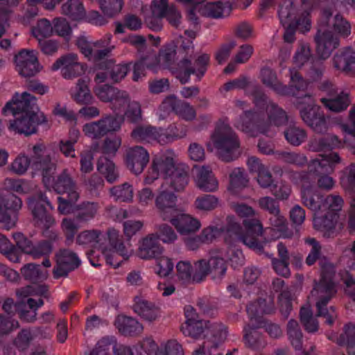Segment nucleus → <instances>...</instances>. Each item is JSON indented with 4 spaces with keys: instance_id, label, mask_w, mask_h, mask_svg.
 <instances>
[{
    "instance_id": "nucleus-21",
    "label": "nucleus",
    "mask_w": 355,
    "mask_h": 355,
    "mask_svg": "<svg viewBox=\"0 0 355 355\" xmlns=\"http://www.w3.org/2000/svg\"><path fill=\"white\" fill-rule=\"evenodd\" d=\"M185 322L181 327V331L184 335L196 338L203 333L204 329L211 328L210 324L199 318L194 308L190 305L184 308ZM217 325L211 327L215 331Z\"/></svg>"
},
{
    "instance_id": "nucleus-27",
    "label": "nucleus",
    "mask_w": 355,
    "mask_h": 355,
    "mask_svg": "<svg viewBox=\"0 0 355 355\" xmlns=\"http://www.w3.org/2000/svg\"><path fill=\"white\" fill-rule=\"evenodd\" d=\"M16 67L23 76H31L39 72L42 67L34 51L23 50L15 56Z\"/></svg>"
},
{
    "instance_id": "nucleus-2",
    "label": "nucleus",
    "mask_w": 355,
    "mask_h": 355,
    "mask_svg": "<svg viewBox=\"0 0 355 355\" xmlns=\"http://www.w3.org/2000/svg\"><path fill=\"white\" fill-rule=\"evenodd\" d=\"M5 114L10 113L15 120L10 123V128L18 133L26 135L35 132L38 124L46 121L44 115L39 112L35 99L31 94L24 92L17 94L3 108Z\"/></svg>"
},
{
    "instance_id": "nucleus-51",
    "label": "nucleus",
    "mask_w": 355,
    "mask_h": 355,
    "mask_svg": "<svg viewBox=\"0 0 355 355\" xmlns=\"http://www.w3.org/2000/svg\"><path fill=\"white\" fill-rule=\"evenodd\" d=\"M36 338L34 331L30 329L22 330L14 340V345L20 352L28 349Z\"/></svg>"
},
{
    "instance_id": "nucleus-58",
    "label": "nucleus",
    "mask_w": 355,
    "mask_h": 355,
    "mask_svg": "<svg viewBox=\"0 0 355 355\" xmlns=\"http://www.w3.org/2000/svg\"><path fill=\"white\" fill-rule=\"evenodd\" d=\"M340 141L334 135L327 136L324 139L314 140L311 142L310 147L313 150H322L340 146Z\"/></svg>"
},
{
    "instance_id": "nucleus-10",
    "label": "nucleus",
    "mask_w": 355,
    "mask_h": 355,
    "mask_svg": "<svg viewBox=\"0 0 355 355\" xmlns=\"http://www.w3.org/2000/svg\"><path fill=\"white\" fill-rule=\"evenodd\" d=\"M279 17L286 31L284 40L287 42L294 40V30L297 28L300 32L309 31L311 26L309 12L304 9L296 11L291 0H286L279 10Z\"/></svg>"
},
{
    "instance_id": "nucleus-47",
    "label": "nucleus",
    "mask_w": 355,
    "mask_h": 355,
    "mask_svg": "<svg viewBox=\"0 0 355 355\" xmlns=\"http://www.w3.org/2000/svg\"><path fill=\"white\" fill-rule=\"evenodd\" d=\"M62 12L71 20L79 21L85 16V11L79 0H69L62 7Z\"/></svg>"
},
{
    "instance_id": "nucleus-29",
    "label": "nucleus",
    "mask_w": 355,
    "mask_h": 355,
    "mask_svg": "<svg viewBox=\"0 0 355 355\" xmlns=\"http://www.w3.org/2000/svg\"><path fill=\"white\" fill-rule=\"evenodd\" d=\"M304 107L300 108V114L303 121L315 131L320 132L326 128L324 118L318 113L319 107L314 105L312 99L305 97Z\"/></svg>"
},
{
    "instance_id": "nucleus-33",
    "label": "nucleus",
    "mask_w": 355,
    "mask_h": 355,
    "mask_svg": "<svg viewBox=\"0 0 355 355\" xmlns=\"http://www.w3.org/2000/svg\"><path fill=\"white\" fill-rule=\"evenodd\" d=\"M209 62V55L206 53L200 54L195 62V69H190V61L182 60L180 62V71L178 74V78L182 83L187 82L191 73H196L197 76H202L206 70V67Z\"/></svg>"
},
{
    "instance_id": "nucleus-8",
    "label": "nucleus",
    "mask_w": 355,
    "mask_h": 355,
    "mask_svg": "<svg viewBox=\"0 0 355 355\" xmlns=\"http://www.w3.org/2000/svg\"><path fill=\"white\" fill-rule=\"evenodd\" d=\"M176 268L179 278L187 282L195 280L209 272L213 274L214 279L220 278L226 272L224 260L219 258L217 253L210 257L209 260H200L193 265L187 260L180 261Z\"/></svg>"
},
{
    "instance_id": "nucleus-16",
    "label": "nucleus",
    "mask_w": 355,
    "mask_h": 355,
    "mask_svg": "<svg viewBox=\"0 0 355 355\" xmlns=\"http://www.w3.org/2000/svg\"><path fill=\"white\" fill-rule=\"evenodd\" d=\"M119 237V231L110 229L107 232V242L100 250L107 263L114 268L119 267L122 262L133 254L132 249L128 250L123 243H117Z\"/></svg>"
},
{
    "instance_id": "nucleus-4",
    "label": "nucleus",
    "mask_w": 355,
    "mask_h": 355,
    "mask_svg": "<svg viewBox=\"0 0 355 355\" xmlns=\"http://www.w3.org/2000/svg\"><path fill=\"white\" fill-rule=\"evenodd\" d=\"M162 178V184L173 192L181 191L188 184L189 179L186 172L175 166L173 155H157L153 162V166L148 171L144 182L151 184L155 180Z\"/></svg>"
},
{
    "instance_id": "nucleus-13",
    "label": "nucleus",
    "mask_w": 355,
    "mask_h": 355,
    "mask_svg": "<svg viewBox=\"0 0 355 355\" xmlns=\"http://www.w3.org/2000/svg\"><path fill=\"white\" fill-rule=\"evenodd\" d=\"M46 187L49 189H53L58 193L67 195L66 197L60 196L58 198L60 214H69L75 211L76 207L73 202L78 198V193L74 182L65 171L58 177L56 181L53 176L51 179V184Z\"/></svg>"
},
{
    "instance_id": "nucleus-52",
    "label": "nucleus",
    "mask_w": 355,
    "mask_h": 355,
    "mask_svg": "<svg viewBox=\"0 0 355 355\" xmlns=\"http://www.w3.org/2000/svg\"><path fill=\"white\" fill-rule=\"evenodd\" d=\"M232 208L234 209V211L241 218H245L243 222V226L242 227H232V229L234 230L235 232H241V230L244 229V222L245 220H247L250 223L252 222L253 220H257L260 222L258 219L252 218V219H248L247 218L252 216L254 215L255 211L250 206L244 205V204H234L232 205ZM261 224V223H259Z\"/></svg>"
},
{
    "instance_id": "nucleus-9",
    "label": "nucleus",
    "mask_w": 355,
    "mask_h": 355,
    "mask_svg": "<svg viewBox=\"0 0 355 355\" xmlns=\"http://www.w3.org/2000/svg\"><path fill=\"white\" fill-rule=\"evenodd\" d=\"M98 85L94 89L97 97L102 101L110 102L115 111L123 110L124 115L131 122H136L141 117L139 104L136 101L130 102L125 92L110 87L107 85Z\"/></svg>"
},
{
    "instance_id": "nucleus-14",
    "label": "nucleus",
    "mask_w": 355,
    "mask_h": 355,
    "mask_svg": "<svg viewBox=\"0 0 355 355\" xmlns=\"http://www.w3.org/2000/svg\"><path fill=\"white\" fill-rule=\"evenodd\" d=\"M17 248H13L12 245L6 252H3L8 259L17 263L20 261L22 253L19 252L18 249L26 254L31 255L33 258H39L42 256L49 254L52 250V246L50 242L40 243L33 245L28 241L22 234L17 233L13 235Z\"/></svg>"
},
{
    "instance_id": "nucleus-39",
    "label": "nucleus",
    "mask_w": 355,
    "mask_h": 355,
    "mask_svg": "<svg viewBox=\"0 0 355 355\" xmlns=\"http://www.w3.org/2000/svg\"><path fill=\"white\" fill-rule=\"evenodd\" d=\"M107 240V234H104L98 230H89L81 232L77 237L80 245H89L94 250H101Z\"/></svg>"
},
{
    "instance_id": "nucleus-7",
    "label": "nucleus",
    "mask_w": 355,
    "mask_h": 355,
    "mask_svg": "<svg viewBox=\"0 0 355 355\" xmlns=\"http://www.w3.org/2000/svg\"><path fill=\"white\" fill-rule=\"evenodd\" d=\"M334 267L329 263L322 266V279L313 288L309 297V302L315 301L318 310V315H322L326 318V322L331 324L336 318L335 311L332 307L323 310L322 306L326 305L329 299L336 292L335 286L332 282Z\"/></svg>"
},
{
    "instance_id": "nucleus-15",
    "label": "nucleus",
    "mask_w": 355,
    "mask_h": 355,
    "mask_svg": "<svg viewBox=\"0 0 355 355\" xmlns=\"http://www.w3.org/2000/svg\"><path fill=\"white\" fill-rule=\"evenodd\" d=\"M339 161L338 155L334 153L319 155L318 157L311 161L309 168L318 174V185L320 189L330 190L334 188L335 181L329 174L334 171L335 165Z\"/></svg>"
},
{
    "instance_id": "nucleus-34",
    "label": "nucleus",
    "mask_w": 355,
    "mask_h": 355,
    "mask_svg": "<svg viewBox=\"0 0 355 355\" xmlns=\"http://www.w3.org/2000/svg\"><path fill=\"white\" fill-rule=\"evenodd\" d=\"M149 161L148 152L142 147L130 148L126 158L127 167L134 173L142 172Z\"/></svg>"
},
{
    "instance_id": "nucleus-20",
    "label": "nucleus",
    "mask_w": 355,
    "mask_h": 355,
    "mask_svg": "<svg viewBox=\"0 0 355 355\" xmlns=\"http://www.w3.org/2000/svg\"><path fill=\"white\" fill-rule=\"evenodd\" d=\"M122 122V117L110 116L98 121L86 123L83 128V132L87 137L97 139L107 132L117 130Z\"/></svg>"
},
{
    "instance_id": "nucleus-60",
    "label": "nucleus",
    "mask_w": 355,
    "mask_h": 355,
    "mask_svg": "<svg viewBox=\"0 0 355 355\" xmlns=\"http://www.w3.org/2000/svg\"><path fill=\"white\" fill-rule=\"evenodd\" d=\"M301 321L303 322L306 329L309 332H314L318 330V324L317 320L313 318L310 306H303L300 311Z\"/></svg>"
},
{
    "instance_id": "nucleus-30",
    "label": "nucleus",
    "mask_w": 355,
    "mask_h": 355,
    "mask_svg": "<svg viewBox=\"0 0 355 355\" xmlns=\"http://www.w3.org/2000/svg\"><path fill=\"white\" fill-rule=\"evenodd\" d=\"M129 65L117 64L114 65L111 61H104L100 64L97 69L96 83H103L107 80V74L110 75V78L114 82L122 80L128 73Z\"/></svg>"
},
{
    "instance_id": "nucleus-12",
    "label": "nucleus",
    "mask_w": 355,
    "mask_h": 355,
    "mask_svg": "<svg viewBox=\"0 0 355 355\" xmlns=\"http://www.w3.org/2000/svg\"><path fill=\"white\" fill-rule=\"evenodd\" d=\"M239 146V141L231 128L226 125L217 127L207 143L211 151H216L225 161L232 160Z\"/></svg>"
},
{
    "instance_id": "nucleus-28",
    "label": "nucleus",
    "mask_w": 355,
    "mask_h": 355,
    "mask_svg": "<svg viewBox=\"0 0 355 355\" xmlns=\"http://www.w3.org/2000/svg\"><path fill=\"white\" fill-rule=\"evenodd\" d=\"M60 69L65 78H71L84 73L85 67L75 54H69L58 59L51 67V71Z\"/></svg>"
},
{
    "instance_id": "nucleus-5",
    "label": "nucleus",
    "mask_w": 355,
    "mask_h": 355,
    "mask_svg": "<svg viewBox=\"0 0 355 355\" xmlns=\"http://www.w3.org/2000/svg\"><path fill=\"white\" fill-rule=\"evenodd\" d=\"M302 196L304 203L310 209L313 210L319 209L327 212L324 218L315 216L313 225L315 229L329 236L331 230L337 225L338 218L337 212L341 209L343 202L341 198L338 196H329L322 204H319L313 198L312 191L306 186L305 182L302 184Z\"/></svg>"
},
{
    "instance_id": "nucleus-53",
    "label": "nucleus",
    "mask_w": 355,
    "mask_h": 355,
    "mask_svg": "<svg viewBox=\"0 0 355 355\" xmlns=\"http://www.w3.org/2000/svg\"><path fill=\"white\" fill-rule=\"evenodd\" d=\"M32 33L40 42L44 41L45 38L50 37L53 33V28L48 20L42 19L33 27Z\"/></svg>"
},
{
    "instance_id": "nucleus-24",
    "label": "nucleus",
    "mask_w": 355,
    "mask_h": 355,
    "mask_svg": "<svg viewBox=\"0 0 355 355\" xmlns=\"http://www.w3.org/2000/svg\"><path fill=\"white\" fill-rule=\"evenodd\" d=\"M45 205L52 209L49 201L42 196L28 200V207L32 211L35 223L40 228L46 230L55 224V220L51 216L46 214Z\"/></svg>"
},
{
    "instance_id": "nucleus-41",
    "label": "nucleus",
    "mask_w": 355,
    "mask_h": 355,
    "mask_svg": "<svg viewBox=\"0 0 355 355\" xmlns=\"http://www.w3.org/2000/svg\"><path fill=\"white\" fill-rule=\"evenodd\" d=\"M195 9L198 10L204 15L218 18L229 15L231 6L229 3L223 4L217 2H203L198 3Z\"/></svg>"
},
{
    "instance_id": "nucleus-40",
    "label": "nucleus",
    "mask_w": 355,
    "mask_h": 355,
    "mask_svg": "<svg viewBox=\"0 0 355 355\" xmlns=\"http://www.w3.org/2000/svg\"><path fill=\"white\" fill-rule=\"evenodd\" d=\"M195 182L199 189L205 191H214L218 188V181L205 166L196 168Z\"/></svg>"
},
{
    "instance_id": "nucleus-55",
    "label": "nucleus",
    "mask_w": 355,
    "mask_h": 355,
    "mask_svg": "<svg viewBox=\"0 0 355 355\" xmlns=\"http://www.w3.org/2000/svg\"><path fill=\"white\" fill-rule=\"evenodd\" d=\"M21 272L26 279L31 281L45 279L48 275L46 270H41L40 266L34 264L25 265Z\"/></svg>"
},
{
    "instance_id": "nucleus-17",
    "label": "nucleus",
    "mask_w": 355,
    "mask_h": 355,
    "mask_svg": "<svg viewBox=\"0 0 355 355\" xmlns=\"http://www.w3.org/2000/svg\"><path fill=\"white\" fill-rule=\"evenodd\" d=\"M175 53V46L170 45L165 50L161 51L158 57L148 56L136 62L133 66V80L137 81L146 76V69L156 73L162 67H168Z\"/></svg>"
},
{
    "instance_id": "nucleus-35",
    "label": "nucleus",
    "mask_w": 355,
    "mask_h": 355,
    "mask_svg": "<svg viewBox=\"0 0 355 355\" xmlns=\"http://www.w3.org/2000/svg\"><path fill=\"white\" fill-rule=\"evenodd\" d=\"M161 251L157 234H152L139 240L136 254L140 259H150L155 258Z\"/></svg>"
},
{
    "instance_id": "nucleus-36",
    "label": "nucleus",
    "mask_w": 355,
    "mask_h": 355,
    "mask_svg": "<svg viewBox=\"0 0 355 355\" xmlns=\"http://www.w3.org/2000/svg\"><path fill=\"white\" fill-rule=\"evenodd\" d=\"M132 137L137 141H146L152 142L157 141L164 144L171 141V137L164 130L156 129L153 127H139L133 130Z\"/></svg>"
},
{
    "instance_id": "nucleus-59",
    "label": "nucleus",
    "mask_w": 355,
    "mask_h": 355,
    "mask_svg": "<svg viewBox=\"0 0 355 355\" xmlns=\"http://www.w3.org/2000/svg\"><path fill=\"white\" fill-rule=\"evenodd\" d=\"M218 199L211 195L198 197L196 199L194 207L200 211H209L218 206Z\"/></svg>"
},
{
    "instance_id": "nucleus-43",
    "label": "nucleus",
    "mask_w": 355,
    "mask_h": 355,
    "mask_svg": "<svg viewBox=\"0 0 355 355\" xmlns=\"http://www.w3.org/2000/svg\"><path fill=\"white\" fill-rule=\"evenodd\" d=\"M334 65L339 71L355 76L354 53L350 50H347L340 54L335 55L334 57Z\"/></svg>"
},
{
    "instance_id": "nucleus-63",
    "label": "nucleus",
    "mask_w": 355,
    "mask_h": 355,
    "mask_svg": "<svg viewBox=\"0 0 355 355\" xmlns=\"http://www.w3.org/2000/svg\"><path fill=\"white\" fill-rule=\"evenodd\" d=\"M111 194L116 199L126 201L132 200L133 191L130 185L124 184L121 186L113 187L111 189Z\"/></svg>"
},
{
    "instance_id": "nucleus-37",
    "label": "nucleus",
    "mask_w": 355,
    "mask_h": 355,
    "mask_svg": "<svg viewBox=\"0 0 355 355\" xmlns=\"http://www.w3.org/2000/svg\"><path fill=\"white\" fill-rule=\"evenodd\" d=\"M80 260L75 254L64 250L57 256V266L54 269L55 277L66 275L69 271L79 266Z\"/></svg>"
},
{
    "instance_id": "nucleus-25",
    "label": "nucleus",
    "mask_w": 355,
    "mask_h": 355,
    "mask_svg": "<svg viewBox=\"0 0 355 355\" xmlns=\"http://www.w3.org/2000/svg\"><path fill=\"white\" fill-rule=\"evenodd\" d=\"M176 202L177 196L174 192L162 184L155 198V205L163 220H167L170 217L178 214Z\"/></svg>"
},
{
    "instance_id": "nucleus-6",
    "label": "nucleus",
    "mask_w": 355,
    "mask_h": 355,
    "mask_svg": "<svg viewBox=\"0 0 355 355\" xmlns=\"http://www.w3.org/2000/svg\"><path fill=\"white\" fill-rule=\"evenodd\" d=\"M33 153L34 156L31 160L23 154L18 155L10 164V170L17 175H23L31 167L35 172L40 171L45 187H49L51 179L54 176L55 166L46 159L49 152L44 145L35 146Z\"/></svg>"
},
{
    "instance_id": "nucleus-46",
    "label": "nucleus",
    "mask_w": 355,
    "mask_h": 355,
    "mask_svg": "<svg viewBox=\"0 0 355 355\" xmlns=\"http://www.w3.org/2000/svg\"><path fill=\"white\" fill-rule=\"evenodd\" d=\"M115 326L124 334L139 333L143 329L142 325L136 320L125 315H119L116 318Z\"/></svg>"
},
{
    "instance_id": "nucleus-3",
    "label": "nucleus",
    "mask_w": 355,
    "mask_h": 355,
    "mask_svg": "<svg viewBox=\"0 0 355 355\" xmlns=\"http://www.w3.org/2000/svg\"><path fill=\"white\" fill-rule=\"evenodd\" d=\"M351 33L349 24L340 15L331 16L324 10L315 37L316 51L321 59L327 58L338 45V35L347 37Z\"/></svg>"
},
{
    "instance_id": "nucleus-50",
    "label": "nucleus",
    "mask_w": 355,
    "mask_h": 355,
    "mask_svg": "<svg viewBox=\"0 0 355 355\" xmlns=\"http://www.w3.org/2000/svg\"><path fill=\"white\" fill-rule=\"evenodd\" d=\"M155 272L160 277L168 276L173 270L174 264L171 258L165 255L157 256L155 258Z\"/></svg>"
},
{
    "instance_id": "nucleus-57",
    "label": "nucleus",
    "mask_w": 355,
    "mask_h": 355,
    "mask_svg": "<svg viewBox=\"0 0 355 355\" xmlns=\"http://www.w3.org/2000/svg\"><path fill=\"white\" fill-rule=\"evenodd\" d=\"M266 110L270 112L269 121L270 125L279 126L286 121L285 112L274 104H268Z\"/></svg>"
},
{
    "instance_id": "nucleus-23",
    "label": "nucleus",
    "mask_w": 355,
    "mask_h": 355,
    "mask_svg": "<svg viewBox=\"0 0 355 355\" xmlns=\"http://www.w3.org/2000/svg\"><path fill=\"white\" fill-rule=\"evenodd\" d=\"M20 198L9 195L4 196L0 193V222L4 223L6 229L13 227L16 222L15 212L21 207Z\"/></svg>"
},
{
    "instance_id": "nucleus-61",
    "label": "nucleus",
    "mask_w": 355,
    "mask_h": 355,
    "mask_svg": "<svg viewBox=\"0 0 355 355\" xmlns=\"http://www.w3.org/2000/svg\"><path fill=\"white\" fill-rule=\"evenodd\" d=\"M286 140L291 144L300 145L305 139V132L295 126L289 127L285 132Z\"/></svg>"
},
{
    "instance_id": "nucleus-19",
    "label": "nucleus",
    "mask_w": 355,
    "mask_h": 355,
    "mask_svg": "<svg viewBox=\"0 0 355 355\" xmlns=\"http://www.w3.org/2000/svg\"><path fill=\"white\" fill-rule=\"evenodd\" d=\"M172 112L186 121L193 120L196 117V112L192 107L187 103L180 102L173 96L166 98L161 104L157 111L159 119H165Z\"/></svg>"
},
{
    "instance_id": "nucleus-42",
    "label": "nucleus",
    "mask_w": 355,
    "mask_h": 355,
    "mask_svg": "<svg viewBox=\"0 0 355 355\" xmlns=\"http://www.w3.org/2000/svg\"><path fill=\"white\" fill-rule=\"evenodd\" d=\"M78 46L81 52L89 60L97 61L105 56L109 51L107 49H101V42H89L84 39H80L78 42Z\"/></svg>"
},
{
    "instance_id": "nucleus-54",
    "label": "nucleus",
    "mask_w": 355,
    "mask_h": 355,
    "mask_svg": "<svg viewBox=\"0 0 355 355\" xmlns=\"http://www.w3.org/2000/svg\"><path fill=\"white\" fill-rule=\"evenodd\" d=\"M98 171L105 175L107 180L112 182L116 180L118 175L114 164L105 157H102L98 161Z\"/></svg>"
},
{
    "instance_id": "nucleus-22",
    "label": "nucleus",
    "mask_w": 355,
    "mask_h": 355,
    "mask_svg": "<svg viewBox=\"0 0 355 355\" xmlns=\"http://www.w3.org/2000/svg\"><path fill=\"white\" fill-rule=\"evenodd\" d=\"M259 205L261 209L268 211L272 215L270 220L272 229L275 232L273 239L291 237V235L285 231L286 220L279 214L277 202L271 198L264 197L259 199Z\"/></svg>"
},
{
    "instance_id": "nucleus-44",
    "label": "nucleus",
    "mask_w": 355,
    "mask_h": 355,
    "mask_svg": "<svg viewBox=\"0 0 355 355\" xmlns=\"http://www.w3.org/2000/svg\"><path fill=\"white\" fill-rule=\"evenodd\" d=\"M133 309L135 313L148 321H153L159 315L158 309L141 297L135 299Z\"/></svg>"
},
{
    "instance_id": "nucleus-64",
    "label": "nucleus",
    "mask_w": 355,
    "mask_h": 355,
    "mask_svg": "<svg viewBox=\"0 0 355 355\" xmlns=\"http://www.w3.org/2000/svg\"><path fill=\"white\" fill-rule=\"evenodd\" d=\"M161 355H183L181 345L175 340L162 344Z\"/></svg>"
},
{
    "instance_id": "nucleus-18",
    "label": "nucleus",
    "mask_w": 355,
    "mask_h": 355,
    "mask_svg": "<svg viewBox=\"0 0 355 355\" xmlns=\"http://www.w3.org/2000/svg\"><path fill=\"white\" fill-rule=\"evenodd\" d=\"M291 83L290 87H283L276 80V76L274 72L268 68L263 69L261 76L263 83L271 87L277 93L282 95L298 96L300 92H303L307 87L306 83L302 79L299 74L293 69L290 70Z\"/></svg>"
},
{
    "instance_id": "nucleus-32",
    "label": "nucleus",
    "mask_w": 355,
    "mask_h": 355,
    "mask_svg": "<svg viewBox=\"0 0 355 355\" xmlns=\"http://www.w3.org/2000/svg\"><path fill=\"white\" fill-rule=\"evenodd\" d=\"M132 355L131 349L123 345H117L113 337H105L101 339L96 344V348L88 355Z\"/></svg>"
},
{
    "instance_id": "nucleus-49",
    "label": "nucleus",
    "mask_w": 355,
    "mask_h": 355,
    "mask_svg": "<svg viewBox=\"0 0 355 355\" xmlns=\"http://www.w3.org/2000/svg\"><path fill=\"white\" fill-rule=\"evenodd\" d=\"M278 253L280 260H273L272 264L275 271L280 275L286 277L289 275L288 267L289 257L287 249L282 244L278 245Z\"/></svg>"
},
{
    "instance_id": "nucleus-48",
    "label": "nucleus",
    "mask_w": 355,
    "mask_h": 355,
    "mask_svg": "<svg viewBox=\"0 0 355 355\" xmlns=\"http://www.w3.org/2000/svg\"><path fill=\"white\" fill-rule=\"evenodd\" d=\"M243 171L241 168H235L230 175V184L228 191L232 195L239 193L248 184Z\"/></svg>"
},
{
    "instance_id": "nucleus-26",
    "label": "nucleus",
    "mask_w": 355,
    "mask_h": 355,
    "mask_svg": "<svg viewBox=\"0 0 355 355\" xmlns=\"http://www.w3.org/2000/svg\"><path fill=\"white\" fill-rule=\"evenodd\" d=\"M322 90L327 93V96L322 98L321 101L329 110L340 112L348 107L349 104L348 94L344 92H337L331 83H324Z\"/></svg>"
},
{
    "instance_id": "nucleus-56",
    "label": "nucleus",
    "mask_w": 355,
    "mask_h": 355,
    "mask_svg": "<svg viewBox=\"0 0 355 355\" xmlns=\"http://www.w3.org/2000/svg\"><path fill=\"white\" fill-rule=\"evenodd\" d=\"M254 113L246 112L236 121L235 125L239 130L250 135H254L252 133V130L254 127Z\"/></svg>"
},
{
    "instance_id": "nucleus-11",
    "label": "nucleus",
    "mask_w": 355,
    "mask_h": 355,
    "mask_svg": "<svg viewBox=\"0 0 355 355\" xmlns=\"http://www.w3.org/2000/svg\"><path fill=\"white\" fill-rule=\"evenodd\" d=\"M46 287L43 286H31L17 291V295L20 302L16 304L11 299L5 301L3 308L6 312L12 313L18 311L20 317L26 321H33L36 316V309L43 304L41 300L35 301L31 298L27 300L24 303V299L31 295H41L46 292Z\"/></svg>"
},
{
    "instance_id": "nucleus-62",
    "label": "nucleus",
    "mask_w": 355,
    "mask_h": 355,
    "mask_svg": "<svg viewBox=\"0 0 355 355\" xmlns=\"http://www.w3.org/2000/svg\"><path fill=\"white\" fill-rule=\"evenodd\" d=\"M6 185L11 190L19 193H28L32 188L30 182L21 179H7Z\"/></svg>"
},
{
    "instance_id": "nucleus-1",
    "label": "nucleus",
    "mask_w": 355,
    "mask_h": 355,
    "mask_svg": "<svg viewBox=\"0 0 355 355\" xmlns=\"http://www.w3.org/2000/svg\"><path fill=\"white\" fill-rule=\"evenodd\" d=\"M263 227L257 220L250 223L244 222V229L241 232H235L231 227L230 230L224 231L222 227L209 226L203 230L201 234L202 242L208 243L213 242L216 239L223 236L225 241V248L219 251L212 252L211 257L216 253L219 258L223 259L226 267V262L230 261L234 267L241 265L243 262L242 252L237 248L236 243L243 242L250 248L260 251L261 248L257 242V237L262 234Z\"/></svg>"
},
{
    "instance_id": "nucleus-38",
    "label": "nucleus",
    "mask_w": 355,
    "mask_h": 355,
    "mask_svg": "<svg viewBox=\"0 0 355 355\" xmlns=\"http://www.w3.org/2000/svg\"><path fill=\"white\" fill-rule=\"evenodd\" d=\"M167 220H170L177 230L182 234H187L195 232L198 230L201 226L200 221L190 215L185 214H176L170 217Z\"/></svg>"
},
{
    "instance_id": "nucleus-45",
    "label": "nucleus",
    "mask_w": 355,
    "mask_h": 355,
    "mask_svg": "<svg viewBox=\"0 0 355 355\" xmlns=\"http://www.w3.org/2000/svg\"><path fill=\"white\" fill-rule=\"evenodd\" d=\"M71 95L72 98L80 104H91L94 101V97L89 87V83L85 80H79L71 90Z\"/></svg>"
},
{
    "instance_id": "nucleus-31",
    "label": "nucleus",
    "mask_w": 355,
    "mask_h": 355,
    "mask_svg": "<svg viewBox=\"0 0 355 355\" xmlns=\"http://www.w3.org/2000/svg\"><path fill=\"white\" fill-rule=\"evenodd\" d=\"M167 0H153L150 6L144 7L142 12L148 27L153 30H159L160 19L166 14Z\"/></svg>"
}]
</instances>
